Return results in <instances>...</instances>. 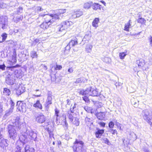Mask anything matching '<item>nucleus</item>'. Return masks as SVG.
<instances>
[{"mask_svg": "<svg viewBox=\"0 0 152 152\" xmlns=\"http://www.w3.org/2000/svg\"><path fill=\"white\" fill-rule=\"evenodd\" d=\"M62 68L61 66L59 65H56V67H55V70H60Z\"/></svg>", "mask_w": 152, "mask_h": 152, "instance_id": "obj_58", "label": "nucleus"}, {"mask_svg": "<svg viewBox=\"0 0 152 152\" xmlns=\"http://www.w3.org/2000/svg\"><path fill=\"white\" fill-rule=\"evenodd\" d=\"M10 104L11 105V107L10 109H11V110H13L15 105V103L12 100H10Z\"/></svg>", "mask_w": 152, "mask_h": 152, "instance_id": "obj_49", "label": "nucleus"}, {"mask_svg": "<svg viewBox=\"0 0 152 152\" xmlns=\"http://www.w3.org/2000/svg\"><path fill=\"white\" fill-rule=\"evenodd\" d=\"M87 80L84 77H80L77 79L75 83H84L87 82Z\"/></svg>", "mask_w": 152, "mask_h": 152, "instance_id": "obj_22", "label": "nucleus"}, {"mask_svg": "<svg viewBox=\"0 0 152 152\" xmlns=\"http://www.w3.org/2000/svg\"><path fill=\"white\" fill-rule=\"evenodd\" d=\"M6 67L4 64L2 65H0V69H1L2 70H5Z\"/></svg>", "mask_w": 152, "mask_h": 152, "instance_id": "obj_57", "label": "nucleus"}, {"mask_svg": "<svg viewBox=\"0 0 152 152\" xmlns=\"http://www.w3.org/2000/svg\"><path fill=\"white\" fill-rule=\"evenodd\" d=\"M73 23L71 21H65L63 22L61 24V27L59 30V31H62L63 30L67 29L72 26Z\"/></svg>", "mask_w": 152, "mask_h": 152, "instance_id": "obj_4", "label": "nucleus"}, {"mask_svg": "<svg viewBox=\"0 0 152 152\" xmlns=\"http://www.w3.org/2000/svg\"><path fill=\"white\" fill-rule=\"evenodd\" d=\"M68 71L69 73H72L73 71V69L72 67H71L68 69Z\"/></svg>", "mask_w": 152, "mask_h": 152, "instance_id": "obj_64", "label": "nucleus"}, {"mask_svg": "<svg viewBox=\"0 0 152 152\" xmlns=\"http://www.w3.org/2000/svg\"><path fill=\"white\" fill-rule=\"evenodd\" d=\"M52 96L50 92H48V97L45 104L46 107H48L49 105L52 104Z\"/></svg>", "mask_w": 152, "mask_h": 152, "instance_id": "obj_12", "label": "nucleus"}, {"mask_svg": "<svg viewBox=\"0 0 152 152\" xmlns=\"http://www.w3.org/2000/svg\"><path fill=\"white\" fill-rule=\"evenodd\" d=\"M46 12H45L44 11V13L45 14L41 13L39 15V16H44L45 15H47L46 17V18H48L49 19H51L53 21L54 19V20H56L59 18V15H58L57 13L56 14H53L51 15H48L47 14H45Z\"/></svg>", "mask_w": 152, "mask_h": 152, "instance_id": "obj_5", "label": "nucleus"}, {"mask_svg": "<svg viewBox=\"0 0 152 152\" xmlns=\"http://www.w3.org/2000/svg\"><path fill=\"white\" fill-rule=\"evenodd\" d=\"M111 61V59L108 57H105V62L106 63H109Z\"/></svg>", "mask_w": 152, "mask_h": 152, "instance_id": "obj_56", "label": "nucleus"}, {"mask_svg": "<svg viewBox=\"0 0 152 152\" xmlns=\"http://www.w3.org/2000/svg\"><path fill=\"white\" fill-rule=\"evenodd\" d=\"M104 113H99L97 114V117L99 120H103L104 118Z\"/></svg>", "mask_w": 152, "mask_h": 152, "instance_id": "obj_35", "label": "nucleus"}, {"mask_svg": "<svg viewBox=\"0 0 152 152\" xmlns=\"http://www.w3.org/2000/svg\"><path fill=\"white\" fill-rule=\"evenodd\" d=\"M137 21L139 23L142 24L145 23L146 20L144 18H140L137 20Z\"/></svg>", "mask_w": 152, "mask_h": 152, "instance_id": "obj_42", "label": "nucleus"}, {"mask_svg": "<svg viewBox=\"0 0 152 152\" xmlns=\"http://www.w3.org/2000/svg\"><path fill=\"white\" fill-rule=\"evenodd\" d=\"M136 64L138 67L140 68H142L145 64L144 61L142 59L137 60L136 61Z\"/></svg>", "mask_w": 152, "mask_h": 152, "instance_id": "obj_20", "label": "nucleus"}, {"mask_svg": "<svg viewBox=\"0 0 152 152\" xmlns=\"http://www.w3.org/2000/svg\"><path fill=\"white\" fill-rule=\"evenodd\" d=\"M59 119H60L61 120H62L63 121V122L65 124L64 125V126H65L66 129H67L68 128V125L67 123L66 122V116L65 114H63L62 116L59 117ZM58 124H59L60 123V120H58Z\"/></svg>", "mask_w": 152, "mask_h": 152, "instance_id": "obj_15", "label": "nucleus"}, {"mask_svg": "<svg viewBox=\"0 0 152 152\" xmlns=\"http://www.w3.org/2000/svg\"><path fill=\"white\" fill-rule=\"evenodd\" d=\"M13 110L10 109L9 110L6 111V113L4 115V117L6 118L7 117L10 115L12 113Z\"/></svg>", "mask_w": 152, "mask_h": 152, "instance_id": "obj_39", "label": "nucleus"}, {"mask_svg": "<svg viewBox=\"0 0 152 152\" xmlns=\"http://www.w3.org/2000/svg\"><path fill=\"white\" fill-rule=\"evenodd\" d=\"M90 90L89 87L87 88L85 90H81L79 92L80 94H81L82 95H89V92Z\"/></svg>", "mask_w": 152, "mask_h": 152, "instance_id": "obj_19", "label": "nucleus"}, {"mask_svg": "<svg viewBox=\"0 0 152 152\" xmlns=\"http://www.w3.org/2000/svg\"><path fill=\"white\" fill-rule=\"evenodd\" d=\"M92 2H89L85 3L83 5V8L85 9H88L92 6Z\"/></svg>", "mask_w": 152, "mask_h": 152, "instance_id": "obj_24", "label": "nucleus"}, {"mask_svg": "<svg viewBox=\"0 0 152 152\" xmlns=\"http://www.w3.org/2000/svg\"><path fill=\"white\" fill-rule=\"evenodd\" d=\"M109 126L110 128H113L114 126V123L112 122H110L109 124Z\"/></svg>", "mask_w": 152, "mask_h": 152, "instance_id": "obj_54", "label": "nucleus"}, {"mask_svg": "<svg viewBox=\"0 0 152 152\" xmlns=\"http://www.w3.org/2000/svg\"><path fill=\"white\" fill-rule=\"evenodd\" d=\"M53 128L51 126L50 128L48 127L47 129V131L49 134V137L51 139L52 138H54V137H53Z\"/></svg>", "mask_w": 152, "mask_h": 152, "instance_id": "obj_18", "label": "nucleus"}, {"mask_svg": "<svg viewBox=\"0 0 152 152\" xmlns=\"http://www.w3.org/2000/svg\"><path fill=\"white\" fill-rule=\"evenodd\" d=\"M31 56L32 58H36L38 57V55L36 51H32L31 53Z\"/></svg>", "mask_w": 152, "mask_h": 152, "instance_id": "obj_37", "label": "nucleus"}, {"mask_svg": "<svg viewBox=\"0 0 152 152\" xmlns=\"http://www.w3.org/2000/svg\"><path fill=\"white\" fill-rule=\"evenodd\" d=\"M123 83L121 82H116L115 84L116 88L119 87L122 85Z\"/></svg>", "mask_w": 152, "mask_h": 152, "instance_id": "obj_51", "label": "nucleus"}, {"mask_svg": "<svg viewBox=\"0 0 152 152\" xmlns=\"http://www.w3.org/2000/svg\"><path fill=\"white\" fill-rule=\"evenodd\" d=\"M19 121L18 119H16L13 125H9L8 126V132L10 138L15 140L18 137L17 134L15 130V126L19 128Z\"/></svg>", "mask_w": 152, "mask_h": 152, "instance_id": "obj_1", "label": "nucleus"}, {"mask_svg": "<svg viewBox=\"0 0 152 152\" xmlns=\"http://www.w3.org/2000/svg\"><path fill=\"white\" fill-rule=\"evenodd\" d=\"M33 106L36 108L42 109V106L39 100H38L37 101L36 103L33 105Z\"/></svg>", "mask_w": 152, "mask_h": 152, "instance_id": "obj_25", "label": "nucleus"}, {"mask_svg": "<svg viewBox=\"0 0 152 152\" xmlns=\"http://www.w3.org/2000/svg\"><path fill=\"white\" fill-rule=\"evenodd\" d=\"M3 93L6 95L9 96L11 94V92L9 89L5 88H4Z\"/></svg>", "mask_w": 152, "mask_h": 152, "instance_id": "obj_36", "label": "nucleus"}, {"mask_svg": "<svg viewBox=\"0 0 152 152\" xmlns=\"http://www.w3.org/2000/svg\"><path fill=\"white\" fill-rule=\"evenodd\" d=\"M149 40L150 43V45L152 47V36H150L149 38Z\"/></svg>", "mask_w": 152, "mask_h": 152, "instance_id": "obj_60", "label": "nucleus"}, {"mask_svg": "<svg viewBox=\"0 0 152 152\" xmlns=\"http://www.w3.org/2000/svg\"><path fill=\"white\" fill-rule=\"evenodd\" d=\"M19 139L20 140L19 141H20V142H22L23 144H25L28 142V137L26 132L20 136Z\"/></svg>", "mask_w": 152, "mask_h": 152, "instance_id": "obj_10", "label": "nucleus"}, {"mask_svg": "<svg viewBox=\"0 0 152 152\" xmlns=\"http://www.w3.org/2000/svg\"><path fill=\"white\" fill-rule=\"evenodd\" d=\"M77 17H79L83 15V12L82 11H78L75 12Z\"/></svg>", "mask_w": 152, "mask_h": 152, "instance_id": "obj_48", "label": "nucleus"}, {"mask_svg": "<svg viewBox=\"0 0 152 152\" xmlns=\"http://www.w3.org/2000/svg\"><path fill=\"white\" fill-rule=\"evenodd\" d=\"M71 47H71V46L70 45H69V43L65 47V50H69L70 49Z\"/></svg>", "mask_w": 152, "mask_h": 152, "instance_id": "obj_61", "label": "nucleus"}, {"mask_svg": "<svg viewBox=\"0 0 152 152\" xmlns=\"http://www.w3.org/2000/svg\"><path fill=\"white\" fill-rule=\"evenodd\" d=\"M142 115L143 118L146 121L151 120L152 116L150 115L149 111L147 109L143 110L142 111Z\"/></svg>", "mask_w": 152, "mask_h": 152, "instance_id": "obj_8", "label": "nucleus"}, {"mask_svg": "<svg viewBox=\"0 0 152 152\" xmlns=\"http://www.w3.org/2000/svg\"><path fill=\"white\" fill-rule=\"evenodd\" d=\"M53 20L47 18L46 20L45 21L43 22L40 25V27L44 29H46L48 28L49 26L52 23H53Z\"/></svg>", "mask_w": 152, "mask_h": 152, "instance_id": "obj_9", "label": "nucleus"}, {"mask_svg": "<svg viewBox=\"0 0 152 152\" xmlns=\"http://www.w3.org/2000/svg\"><path fill=\"white\" fill-rule=\"evenodd\" d=\"M69 45L71 46V47H72L78 44L77 39L76 38L73 40H71L69 43Z\"/></svg>", "mask_w": 152, "mask_h": 152, "instance_id": "obj_28", "label": "nucleus"}, {"mask_svg": "<svg viewBox=\"0 0 152 152\" xmlns=\"http://www.w3.org/2000/svg\"><path fill=\"white\" fill-rule=\"evenodd\" d=\"M20 141H17L16 144V147L15 149V152H21L22 146L20 145Z\"/></svg>", "mask_w": 152, "mask_h": 152, "instance_id": "obj_16", "label": "nucleus"}, {"mask_svg": "<svg viewBox=\"0 0 152 152\" xmlns=\"http://www.w3.org/2000/svg\"><path fill=\"white\" fill-rule=\"evenodd\" d=\"M24 152H35V150L32 147H30L29 145H25L24 146Z\"/></svg>", "mask_w": 152, "mask_h": 152, "instance_id": "obj_17", "label": "nucleus"}, {"mask_svg": "<svg viewBox=\"0 0 152 152\" xmlns=\"http://www.w3.org/2000/svg\"><path fill=\"white\" fill-rule=\"evenodd\" d=\"M132 22L131 20H129L128 22L125 25L124 30L127 31H129V28L131 27Z\"/></svg>", "mask_w": 152, "mask_h": 152, "instance_id": "obj_21", "label": "nucleus"}, {"mask_svg": "<svg viewBox=\"0 0 152 152\" xmlns=\"http://www.w3.org/2000/svg\"><path fill=\"white\" fill-rule=\"evenodd\" d=\"M15 80L13 78L12 75H8L6 79V83L8 85H12L15 82Z\"/></svg>", "mask_w": 152, "mask_h": 152, "instance_id": "obj_11", "label": "nucleus"}, {"mask_svg": "<svg viewBox=\"0 0 152 152\" xmlns=\"http://www.w3.org/2000/svg\"><path fill=\"white\" fill-rule=\"evenodd\" d=\"M83 145L84 142L82 141L76 139L73 146L74 152H85Z\"/></svg>", "mask_w": 152, "mask_h": 152, "instance_id": "obj_2", "label": "nucleus"}, {"mask_svg": "<svg viewBox=\"0 0 152 152\" xmlns=\"http://www.w3.org/2000/svg\"><path fill=\"white\" fill-rule=\"evenodd\" d=\"M73 123L76 126H78L79 125V122L78 121V118L74 117L73 119Z\"/></svg>", "mask_w": 152, "mask_h": 152, "instance_id": "obj_38", "label": "nucleus"}, {"mask_svg": "<svg viewBox=\"0 0 152 152\" xmlns=\"http://www.w3.org/2000/svg\"><path fill=\"white\" fill-rule=\"evenodd\" d=\"M89 95L94 96H97L99 95L98 90L96 88L89 87Z\"/></svg>", "mask_w": 152, "mask_h": 152, "instance_id": "obj_13", "label": "nucleus"}, {"mask_svg": "<svg viewBox=\"0 0 152 152\" xmlns=\"http://www.w3.org/2000/svg\"><path fill=\"white\" fill-rule=\"evenodd\" d=\"M66 9H60L58 10L57 13L59 15H60L61 14H63L66 12Z\"/></svg>", "mask_w": 152, "mask_h": 152, "instance_id": "obj_45", "label": "nucleus"}, {"mask_svg": "<svg viewBox=\"0 0 152 152\" xmlns=\"http://www.w3.org/2000/svg\"><path fill=\"white\" fill-rule=\"evenodd\" d=\"M99 22V19L98 18H96L94 19L92 22V25L93 27L96 28L98 27V24Z\"/></svg>", "mask_w": 152, "mask_h": 152, "instance_id": "obj_23", "label": "nucleus"}, {"mask_svg": "<svg viewBox=\"0 0 152 152\" xmlns=\"http://www.w3.org/2000/svg\"><path fill=\"white\" fill-rule=\"evenodd\" d=\"M92 46L90 44H88L85 48V51L87 53H90L92 50Z\"/></svg>", "mask_w": 152, "mask_h": 152, "instance_id": "obj_27", "label": "nucleus"}, {"mask_svg": "<svg viewBox=\"0 0 152 152\" xmlns=\"http://www.w3.org/2000/svg\"><path fill=\"white\" fill-rule=\"evenodd\" d=\"M3 132L2 131V130L1 129H0V140H1L3 138Z\"/></svg>", "mask_w": 152, "mask_h": 152, "instance_id": "obj_62", "label": "nucleus"}, {"mask_svg": "<svg viewBox=\"0 0 152 152\" xmlns=\"http://www.w3.org/2000/svg\"><path fill=\"white\" fill-rule=\"evenodd\" d=\"M114 104L117 105L118 106H121V99L120 98H117L114 100Z\"/></svg>", "mask_w": 152, "mask_h": 152, "instance_id": "obj_30", "label": "nucleus"}, {"mask_svg": "<svg viewBox=\"0 0 152 152\" xmlns=\"http://www.w3.org/2000/svg\"><path fill=\"white\" fill-rule=\"evenodd\" d=\"M83 100L85 101L86 102L88 103L89 102V100L88 97L87 96H84L83 97Z\"/></svg>", "mask_w": 152, "mask_h": 152, "instance_id": "obj_59", "label": "nucleus"}, {"mask_svg": "<svg viewBox=\"0 0 152 152\" xmlns=\"http://www.w3.org/2000/svg\"><path fill=\"white\" fill-rule=\"evenodd\" d=\"M84 109L88 113L91 112V113H93L91 110V108L87 106L85 107Z\"/></svg>", "mask_w": 152, "mask_h": 152, "instance_id": "obj_47", "label": "nucleus"}, {"mask_svg": "<svg viewBox=\"0 0 152 152\" xmlns=\"http://www.w3.org/2000/svg\"><path fill=\"white\" fill-rule=\"evenodd\" d=\"M55 115L56 116V121L57 123H58V120H59V111L57 108H56L55 110Z\"/></svg>", "mask_w": 152, "mask_h": 152, "instance_id": "obj_31", "label": "nucleus"}, {"mask_svg": "<svg viewBox=\"0 0 152 152\" xmlns=\"http://www.w3.org/2000/svg\"><path fill=\"white\" fill-rule=\"evenodd\" d=\"M104 130H99L96 133V137H100L101 136L102 134L104 132Z\"/></svg>", "mask_w": 152, "mask_h": 152, "instance_id": "obj_34", "label": "nucleus"}, {"mask_svg": "<svg viewBox=\"0 0 152 152\" xmlns=\"http://www.w3.org/2000/svg\"><path fill=\"white\" fill-rule=\"evenodd\" d=\"M18 105V107H17V110L22 113H25L26 111V104L21 101H18L17 102V106Z\"/></svg>", "mask_w": 152, "mask_h": 152, "instance_id": "obj_7", "label": "nucleus"}, {"mask_svg": "<svg viewBox=\"0 0 152 152\" xmlns=\"http://www.w3.org/2000/svg\"><path fill=\"white\" fill-rule=\"evenodd\" d=\"M90 37L91 36L89 35L86 34L84 38L85 39H86L87 40H88L90 38Z\"/></svg>", "mask_w": 152, "mask_h": 152, "instance_id": "obj_63", "label": "nucleus"}, {"mask_svg": "<svg viewBox=\"0 0 152 152\" xmlns=\"http://www.w3.org/2000/svg\"><path fill=\"white\" fill-rule=\"evenodd\" d=\"M92 5L93 6V9L94 10H96L98 9H101V7L102 6L96 3H92Z\"/></svg>", "mask_w": 152, "mask_h": 152, "instance_id": "obj_29", "label": "nucleus"}, {"mask_svg": "<svg viewBox=\"0 0 152 152\" xmlns=\"http://www.w3.org/2000/svg\"><path fill=\"white\" fill-rule=\"evenodd\" d=\"M115 125H116L118 128L120 130H121V126H122V124H120L118 122H116L115 124Z\"/></svg>", "mask_w": 152, "mask_h": 152, "instance_id": "obj_55", "label": "nucleus"}, {"mask_svg": "<svg viewBox=\"0 0 152 152\" xmlns=\"http://www.w3.org/2000/svg\"><path fill=\"white\" fill-rule=\"evenodd\" d=\"M126 52H122V53H120L119 54V56L120 58L121 59H123L127 55L126 53Z\"/></svg>", "mask_w": 152, "mask_h": 152, "instance_id": "obj_40", "label": "nucleus"}, {"mask_svg": "<svg viewBox=\"0 0 152 152\" xmlns=\"http://www.w3.org/2000/svg\"><path fill=\"white\" fill-rule=\"evenodd\" d=\"M15 73L16 77L17 78H20L22 77V74H21V73L20 72H19L18 71H16Z\"/></svg>", "mask_w": 152, "mask_h": 152, "instance_id": "obj_41", "label": "nucleus"}, {"mask_svg": "<svg viewBox=\"0 0 152 152\" xmlns=\"http://www.w3.org/2000/svg\"><path fill=\"white\" fill-rule=\"evenodd\" d=\"M8 18L6 16H0V27L4 30L7 28L8 26Z\"/></svg>", "mask_w": 152, "mask_h": 152, "instance_id": "obj_3", "label": "nucleus"}, {"mask_svg": "<svg viewBox=\"0 0 152 152\" xmlns=\"http://www.w3.org/2000/svg\"><path fill=\"white\" fill-rule=\"evenodd\" d=\"M130 135L131 136V137L133 140H136L137 138V137L136 134L133 132H131L130 134Z\"/></svg>", "mask_w": 152, "mask_h": 152, "instance_id": "obj_44", "label": "nucleus"}, {"mask_svg": "<svg viewBox=\"0 0 152 152\" xmlns=\"http://www.w3.org/2000/svg\"><path fill=\"white\" fill-rule=\"evenodd\" d=\"M1 37H2L3 41H5L7 37V34L6 33L3 34L2 35Z\"/></svg>", "mask_w": 152, "mask_h": 152, "instance_id": "obj_52", "label": "nucleus"}, {"mask_svg": "<svg viewBox=\"0 0 152 152\" xmlns=\"http://www.w3.org/2000/svg\"><path fill=\"white\" fill-rule=\"evenodd\" d=\"M45 121V116L42 114L39 115L36 118V121L40 123H42Z\"/></svg>", "mask_w": 152, "mask_h": 152, "instance_id": "obj_14", "label": "nucleus"}, {"mask_svg": "<svg viewBox=\"0 0 152 152\" xmlns=\"http://www.w3.org/2000/svg\"><path fill=\"white\" fill-rule=\"evenodd\" d=\"M77 104H76V103H75L74 104V105L72 106V105L71 106V107L70 109V111H72V112H74V109L76 108V105H77Z\"/></svg>", "mask_w": 152, "mask_h": 152, "instance_id": "obj_53", "label": "nucleus"}, {"mask_svg": "<svg viewBox=\"0 0 152 152\" xmlns=\"http://www.w3.org/2000/svg\"><path fill=\"white\" fill-rule=\"evenodd\" d=\"M20 87H19L18 89L16 91V94L18 95H20L22 93H23L24 92V90H21L20 89Z\"/></svg>", "mask_w": 152, "mask_h": 152, "instance_id": "obj_43", "label": "nucleus"}, {"mask_svg": "<svg viewBox=\"0 0 152 152\" xmlns=\"http://www.w3.org/2000/svg\"><path fill=\"white\" fill-rule=\"evenodd\" d=\"M28 138L31 140H36L37 134L31 130H27L26 132Z\"/></svg>", "mask_w": 152, "mask_h": 152, "instance_id": "obj_6", "label": "nucleus"}, {"mask_svg": "<svg viewBox=\"0 0 152 152\" xmlns=\"http://www.w3.org/2000/svg\"><path fill=\"white\" fill-rule=\"evenodd\" d=\"M23 18V17L22 16L19 15L13 18V20L15 22L17 23L19 21L22 20Z\"/></svg>", "mask_w": 152, "mask_h": 152, "instance_id": "obj_33", "label": "nucleus"}, {"mask_svg": "<svg viewBox=\"0 0 152 152\" xmlns=\"http://www.w3.org/2000/svg\"><path fill=\"white\" fill-rule=\"evenodd\" d=\"M12 62H15L16 61V54H15L14 53L12 55Z\"/></svg>", "mask_w": 152, "mask_h": 152, "instance_id": "obj_50", "label": "nucleus"}, {"mask_svg": "<svg viewBox=\"0 0 152 152\" xmlns=\"http://www.w3.org/2000/svg\"><path fill=\"white\" fill-rule=\"evenodd\" d=\"M8 145L6 140L3 139L1 140L0 143V146L1 147L4 148V147L7 146Z\"/></svg>", "mask_w": 152, "mask_h": 152, "instance_id": "obj_26", "label": "nucleus"}, {"mask_svg": "<svg viewBox=\"0 0 152 152\" xmlns=\"http://www.w3.org/2000/svg\"><path fill=\"white\" fill-rule=\"evenodd\" d=\"M73 112H72L71 111H69L68 112V114L67 115V116L68 117L69 119L70 120V121H73V118L74 117H73L72 114H73Z\"/></svg>", "mask_w": 152, "mask_h": 152, "instance_id": "obj_32", "label": "nucleus"}, {"mask_svg": "<svg viewBox=\"0 0 152 152\" xmlns=\"http://www.w3.org/2000/svg\"><path fill=\"white\" fill-rule=\"evenodd\" d=\"M109 132L112 134H117V132L115 129L114 130L112 129H110L109 130Z\"/></svg>", "mask_w": 152, "mask_h": 152, "instance_id": "obj_46", "label": "nucleus"}]
</instances>
